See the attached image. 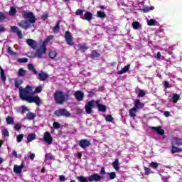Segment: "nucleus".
<instances>
[{"instance_id": "nucleus-1", "label": "nucleus", "mask_w": 182, "mask_h": 182, "mask_svg": "<svg viewBox=\"0 0 182 182\" xmlns=\"http://www.w3.org/2000/svg\"><path fill=\"white\" fill-rule=\"evenodd\" d=\"M33 87L27 85L25 88L19 87V97L21 100L28 103H36L37 106H41V98L39 96H33Z\"/></svg>"}, {"instance_id": "nucleus-2", "label": "nucleus", "mask_w": 182, "mask_h": 182, "mask_svg": "<svg viewBox=\"0 0 182 182\" xmlns=\"http://www.w3.org/2000/svg\"><path fill=\"white\" fill-rule=\"evenodd\" d=\"M21 16L24 19H28V21L26 20H21L18 23V26L25 29V31L31 28V23H35V22H36V17L32 11H26L22 14Z\"/></svg>"}, {"instance_id": "nucleus-3", "label": "nucleus", "mask_w": 182, "mask_h": 182, "mask_svg": "<svg viewBox=\"0 0 182 182\" xmlns=\"http://www.w3.org/2000/svg\"><path fill=\"white\" fill-rule=\"evenodd\" d=\"M54 100L56 105H63L66 102V95L61 90H56L53 95Z\"/></svg>"}, {"instance_id": "nucleus-4", "label": "nucleus", "mask_w": 182, "mask_h": 182, "mask_svg": "<svg viewBox=\"0 0 182 182\" xmlns=\"http://www.w3.org/2000/svg\"><path fill=\"white\" fill-rule=\"evenodd\" d=\"M54 114L57 116V117H60L62 116H64V117H70L71 116L70 112L65 108L55 110Z\"/></svg>"}, {"instance_id": "nucleus-5", "label": "nucleus", "mask_w": 182, "mask_h": 182, "mask_svg": "<svg viewBox=\"0 0 182 182\" xmlns=\"http://www.w3.org/2000/svg\"><path fill=\"white\" fill-rule=\"evenodd\" d=\"M46 53V46L42 43L41 46L36 50V55L39 59H42L43 58V54Z\"/></svg>"}, {"instance_id": "nucleus-6", "label": "nucleus", "mask_w": 182, "mask_h": 182, "mask_svg": "<svg viewBox=\"0 0 182 182\" xmlns=\"http://www.w3.org/2000/svg\"><path fill=\"white\" fill-rule=\"evenodd\" d=\"M65 39L66 43H68L70 46H73V45H75V43H73V40H72V33H70V31H65Z\"/></svg>"}, {"instance_id": "nucleus-7", "label": "nucleus", "mask_w": 182, "mask_h": 182, "mask_svg": "<svg viewBox=\"0 0 182 182\" xmlns=\"http://www.w3.org/2000/svg\"><path fill=\"white\" fill-rule=\"evenodd\" d=\"M103 180V176L98 175L97 173H94L88 177V181L89 182H93V181H100Z\"/></svg>"}, {"instance_id": "nucleus-8", "label": "nucleus", "mask_w": 182, "mask_h": 182, "mask_svg": "<svg viewBox=\"0 0 182 182\" xmlns=\"http://www.w3.org/2000/svg\"><path fill=\"white\" fill-rule=\"evenodd\" d=\"M90 144H91L90 141H89L88 139H81L78 142V146L81 147V149H84L87 147H90Z\"/></svg>"}, {"instance_id": "nucleus-9", "label": "nucleus", "mask_w": 182, "mask_h": 182, "mask_svg": "<svg viewBox=\"0 0 182 182\" xmlns=\"http://www.w3.org/2000/svg\"><path fill=\"white\" fill-rule=\"evenodd\" d=\"M95 106V100L89 101L85 106V112L87 114L92 113V108Z\"/></svg>"}, {"instance_id": "nucleus-10", "label": "nucleus", "mask_w": 182, "mask_h": 182, "mask_svg": "<svg viewBox=\"0 0 182 182\" xmlns=\"http://www.w3.org/2000/svg\"><path fill=\"white\" fill-rule=\"evenodd\" d=\"M43 140L47 144H50L53 141V138H52L50 132H46L44 133Z\"/></svg>"}, {"instance_id": "nucleus-11", "label": "nucleus", "mask_w": 182, "mask_h": 182, "mask_svg": "<svg viewBox=\"0 0 182 182\" xmlns=\"http://www.w3.org/2000/svg\"><path fill=\"white\" fill-rule=\"evenodd\" d=\"M75 97L77 102H82L85 98V93L80 90H77L75 92Z\"/></svg>"}, {"instance_id": "nucleus-12", "label": "nucleus", "mask_w": 182, "mask_h": 182, "mask_svg": "<svg viewBox=\"0 0 182 182\" xmlns=\"http://www.w3.org/2000/svg\"><path fill=\"white\" fill-rule=\"evenodd\" d=\"M49 77V75L48 73L43 72L38 73L37 76V79L40 80V82H45Z\"/></svg>"}, {"instance_id": "nucleus-13", "label": "nucleus", "mask_w": 182, "mask_h": 182, "mask_svg": "<svg viewBox=\"0 0 182 182\" xmlns=\"http://www.w3.org/2000/svg\"><path fill=\"white\" fill-rule=\"evenodd\" d=\"M151 129L152 130H154V132H156L159 136H164V133H166V131L161 129V126L153 127Z\"/></svg>"}, {"instance_id": "nucleus-14", "label": "nucleus", "mask_w": 182, "mask_h": 182, "mask_svg": "<svg viewBox=\"0 0 182 182\" xmlns=\"http://www.w3.org/2000/svg\"><path fill=\"white\" fill-rule=\"evenodd\" d=\"M11 29L14 33H16L19 39H22V31L18 28L16 26H11Z\"/></svg>"}, {"instance_id": "nucleus-15", "label": "nucleus", "mask_w": 182, "mask_h": 182, "mask_svg": "<svg viewBox=\"0 0 182 182\" xmlns=\"http://www.w3.org/2000/svg\"><path fill=\"white\" fill-rule=\"evenodd\" d=\"M171 144H174L175 146H178L179 147L180 146H182V138L178 137H173L171 141Z\"/></svg>"}, {"instance_id": "nucleus-16", "label": "nucleus", "mask_w": 182, "mask_h": 182, "mask_svg": "<svg viewBox=\"0 0 182 182\" xmlns=\"http://www.w3.org/2000/svg\"><path fill=\"white\" fill-rule=\"evenodd\" d=\"M134 107L136 109H139V110H141V109H143V107H144V104H143V102H140V100H136L134 102Z\"/></svg>"}, {"instance_id": "nucleus-17", "label": "nucleus", "mask_w": 182, "mask_h": 182, "mask_svg": "<svg viewBox=\"0 0 182 182\" xmlns=\"http://www.w3.org/2000/svg\"><path fill=\"white\" fill-rule=\"evenodd\" d=\"M27 45L31 48V49H36V41L32 39H27L26 41Z\"/></svg>"}, {"instance_id": "nucleus-18", "label": "nucleus", "mask_w": 182, "mask_h": 182, "mask_svg": "<svg viewBox=\"0 0 182 182\" xmlns=\"http://www.w3.org/2000/svg\"><path fill=\"white\" fill-rule=\"evenodd\" d=\"M22 168H23V164L20 166L14 165V172L16 173V174H21L22 173Z\"/></svg>"}, {"instance_id": "nucleus-19", "label": "nucleus", "mask_w": 182, "mask_h": 182, "mask_svg": "<svg viewBox=\"0 0 182 182\" xmlns=\"http://www.w3.org/2000/svg\"><path fill=\"white\" fill-rule=\"evenodd\" d=\"M92 18H93V14L89 11L85 12L84 17H81L83 20L85 19V21H92Z\"/></svg>"}, {"instance_id": "nucleus-20", "label": "nucleus", "mask_w": 182, "mask_h": 182, "mask_svg": "<svg viewBox=\"0 0 182 182\" xmlns=\"http://www.w3.org/2000/svg\"><path fill=\"white\" fill-rule=\"evenodd\" d=\"M60 31V21L58 20L55 26L53 28V33H58Z\"/></svg>"}, {"instance_id": "nucleus-21", "label": "nucleus", "mask_w": 182, "mask_h": 182, "mask_svg": "<svg viewBox=\"0 0 182 182\" xmlns=\"http://www.w3.org/2000/svg\"><path fill=\"white\" fill-rule=\"evenodd\" d=\"M0 77L2 82H6V75H5V70L0 65Z\"/></svg>"}, {"instance_id": "nucleus-22", "label": "nucleus", "mask_w": 182, "mask_h": 182, "mask_svg": "<svg viewBox=\"0 0 182 182\" xmlns=\"http://www.w3.org/2000/svg\"><path fill=\"white\" fill-rule=\"evenodd\" d=\"M176 145H174L173 144H171V153L172 154H174L176 153H180V151H182V149L181 148L176 147Z\"/></svg>"}, {"instance_id": "nucleus-23", "label": "nucleus", "mask_w": 182, "mask_h": 182, "mask_svg": "<svg viewBox=\"0 0 182 182\" xmlns=\"http://www.w3.org/2000/svg\"><path fill=\"white\" fill-rule=\"evenodd\" d=\"M129 69H130V64H128L118 72V75H123V73H126L127 72H129Z\"/></svg>"}, {"instance_id": "nucleus-24", "label": "nucleus", "mask_w": 182, "mask_h": 182, "mask_svg": "<svg viewBox=\"0 0 182 182\" xmlns=\"http://www.w3.org/2000/svg\"><path fill=\"white\" fill-rule=\"evenodd\" d=\"M136 114L137 109L134 107L129 109V117L132 119H134V117H136Z\"/></svg>"}, {"instance_id": "nucleus-25", "label": "nucleus", "mask_w": 182, "mask_h": 182, "mask_svg": "<svg viewBox=\"0 0 182 182\" xmlns=\"http://www.w3.org/2000/svg\"><path fill=\"white\" fill-rule=\"evenodd\" d=\"M28 70H31L33 75H38V70L35 68L33 66V64L29 63L28 64Z\"/></svg>"}, {"instance_id": "nucleus-26", "label": "nucleus", "mask_w": 182, "mask_h": 182, "mask_svg": "<svg viewBox=\"0 0 182 182\" xmlns=\"http://www.w3.org/2000/svg\"><path fill=\"white\" fill-rule=\"evenodd\" d=\"M77 48H78V50H86L89 49V47L86 43H80L77 45Z\"/></svg>"}, {"instance_id": "nucleus-27", "label": "nucleus", "mask_w": 182, "mask_h": 182, "mask_svg": "<svg viewBox=\"0 0 182 182\" xmlns=\"http://www.w3.org/2000/svg\"><path fill=\"white\" fill-rule=\"evenodd\" d=\"M35 117H36V114L35 113H33L31 112H28L26 114V119L28 120H33V119H35Z\"/></svg>"}, {"instance_id": "nucleus-28", "label": "nucleus", "mask_w": 182, "mask_h": 182, "mask_svg": "<svg viewBox=\"0 0 182 182\" xmlns=\"http://www.w3.org/2000/svg\"><path fill=\"white\" fill-rule=\"evenodd\" d=\"M36 139V134H30L28 136H27V142L28 143H31V141H33V140H35Z\"/></svg>"}, {"instance_id": "nucleus-29", "label": "nucleus", "mask_w": 182, "mask_h": 182, "mask_svg": "<svg viewBox=\"0 0 182 182\" xmlns=\"http://www.w3.org/2000/svg\"><path fill=\"white\" fill-rule=\"evenodd\" d=\"M97 109L99 112H102L103 113H105L106 112L107 107H106L105 105H102V104H98Z\"/></svg>"}, {"instance_id": "nucleus-30", "label": "nucleus", "mask_w": 182, "mask_h": 182, "mask_svg": "<svg viewBox=\"0 0 182 182\" xmlns=\"http://www.w3.org/2000/svg\"><path fill=\"white\" fill-rule=\"evenodd\" d=\"M76 178L79 182H89V178L83 176H76Z\"/></svg>"}, {"instance_id": "nucleus-31", "label": "nucleus", "mask_w": 182, "mask_h": 182, "mask_svg": "<svg viewBox=\"0 0 182 182\" xmlns=\"http://www.w3.org/2000/svg\"><path fill=\"white\" fill-rule=\"evenodd\" d=\"M7 53L10 55V56H14V58H16L18 56V54L12 50V48L8 47L7 48Z\"/></svg>"}, {"instance_id": "nucleus-32", "label": "nucleus", "mask_w": 182, "mask_h": 182, "mask_svg": "<svg viewBox=\"0 0 182 182\" xmlns=\"http://www.w3.org/2000/svg\"><path fill=\"white\" fill-rule=\"evenodd\" d=\"M57 55H58V53H56V51H55V50H50L48 53V56L50 59H55L56 58Z\"/></svg>"}, {"instance_id": "nucleus-33", "label": "nucleus", "mask_w": 182, "mask_h": 182, "mask_svg": "<svg viewBox=\"0 0 182 182\" xmlns=\"http://www.w3.org/2000/svg\"><path fill=\"white\" fill-rule=\"evenodd\" d=\"M97 17L101 18V19H105L106 18V13L102 11H98L97 13Z\"/></svg>"}, {"instance_id": "nucleus-34", "label": "nucleus", "mask_w": 182, "mask_h": 182, "mask_svg": "<svg viewBox=\"0 0 182 182\" xmlns=\"http://www.w3.org/2000/svg\"><path fill=\"white\" fill-rule=\"evenodd\" d=\"M153 9H154V6H146L144 7L143 9H141V11L144 13V14H147V12H150L151 11H153Z\"/></svg>"}, {"instance_id": "nucleus-35", "label": "nucleus", "mask_w": 182, "mask_h": 182, "mask_svg": "<svg viewBox=\"0 0 182 182\" xmlns=\"http://www.w3.org/2000/svg\"><path fill=\"white\" fill-rule=\"evenodd\" d=\"M112 167L114 168V170L118 171L120 168L119 167V159H116L112 163Z\"/></svg>"}, {"instance_id": "nucleus-36", "label": "nucleus", "mask_w": 182, "mask_h": 182, "mask_svg": "<svg viewBox=\"0 0 182 182\" xmlns=\"http://www.w3.org/2000/svg\"><path fill=\"white\" fill-rule=\"evenodd\" d=\"M6 120L7 124H14V123L15 122V121L14 120V118L11 116H8L6 118Z\"/></svg>"}, {"instance_id": "nucleus-37", "label": "nucleus", "mask_w": 182, "mask_h": 182, "mask_svg": "<svg viewBox=\"0 0 182 182\" xmlns=\"http://www.w3.org/2000/svg\"><path fill=\"white\" fill-rule=\"evenodd\" d=\"M140 23H139V21H134L132 23V27H133V29H135V30H139V28H140Z\"/></svg>"}, {"instance_id": "nucleus-38", "label": "nucleus", "mask_w": 182, "mask_h": 182, "mask_svg": "<svg viewBox=\"0 0 182 182\" xmlns=\"http://www.w3.org/2000/svg\"><path fill=\"white\" fill-rule=\"evenodd\" d=\"M144 170L145 176H149L153 173V171H151V169H150V168H147L146 166L144 167Z\"/></svg>"}, {"instance_id": "nucleus-39", "label": "nucleus", "mask_w": 182, "mask_h": 182, "mask_svg": "<svg viewBox=\"0 0 182 182\" xmlns=\"http://www.w3.org/2000/svg\"><path fill=\"white\" fill-rule=\"evenodd\" d=\"M52 39H53V35H50V36H48L44 42H43V45H45L46 46V43H49V42H50V41H52Z\"/></svg>"}, {"instance_id": "nucleus-40", "label": "nucleus", "mask_w": 182, "mask_h": 182, "mask_svg": "<svg viewBox=\"0 0 182 182\" xmlns=\"http://www.w3.org/2000/svg\"><path fill=\"white\" fill-rule=\"evenodd\" d=\"M16 14V9L14 6L11 7L10 11H9V16H15Z\"/></svg>"}, {"instance_id": "nucleus-41", "label": "nucleus", "mask_w": 182, "mask_h": 182, "mask_svg": "<svg viewBox=\"0 0 182 182\" xmlns=\"http://www.w3.org/2000/svg\"><path fill=\"white\" fill-rule=\"evenodd\" d=\"M18 76L23 77L26 75V70H25L23 68H20L18 70Z\"/></svg>"}, {"instance_id": "nucleus-42", "label": "nucleus", "mask_w": 182, "mask_h": 182, "mask_svg": "<svg viewBox=\"0 0 182 182\" xmlns=\"http://www.w3.org/2000/svg\"><path fill=\"white\" fill-rule=\"evenodd\" d=\"M22 129V124L21 123H16L15 124L14 127V129L16 130V132H19Z\"/></svg>"}, {"instance_id": "nucleus-43", "label": "nucleus", "mask_w": 182, "mask_h": 182, "mask_svg": "<svg viewBox=\"0 0 182 182\" xmlns=\"http://www.w3.org/2000/svg\"><path fill=\"white\" fill-rule=\"evenodd\" d=\"M22 83H23V81L22 80H16L14 82V86L18 89L20 85H22Z\"/></svg>"}, {"instance_id": "nucleus-44", "label": "nucleus", "mask_w": 182, "mask_h": 182, "mask_svg": "<svg viewBox=\"0 0 182 182\" xmlns=\"http://www.w3.org/2000/svg\"><path fill=\"white\" fill-rule=\"evenodd\" d=\"M179 99H180V95L178 94H175L172 97V100H173V103H177V102H178Z\"/></svg>"}, {"instance_id": "nucleus-45", "label": "nucleus", "mask_w": 182, "mask_h": 182, "mask_svg": "<svg viewBox=\"0 0 182 182\" xmlns=\"http://www.w3.org/2000/svg\"><path fill=\"white\" fill-rule=\"evenodd\" d=\"M105 120L106 122H109L110 123H112L114 120V118L112 115H107L105 116Z\"/></svg>"}, {"instance_id": "nucleus-46", "label": "nucleus", "mask_w": 182, "mask_h": 182, "mask_svg": "<svg viewBox=\"0 0 182 182\" xmlns=\"http://www.w3.org/2000/svg\"><path fill=\"white\" fill-rule=\"evenodd\" d=\"M156 20L154 19H150L149 21H148V26H154L156 25Z\"/></svg>"}, {"instance_id": "nucleus-47", "label": "nucleus", "mask_w": 182, "mask_h": 182, "mask_svg": "<svg viewBox=\"0 0 182 182\" xmlns=\"http://www.w3.org/2000/svg\"><path fill=\"white\" fill-rule=\"evenodd\" d=\"M23 139V134H19L16 136V140L18 143H21Z\"/></svg>"}, {"instance_id": "nucleus-48", "label": "nucleus", "mask_w": 182, "mask_h": 182, "mask_svg": "<svg viewBox=\"0 0 182 182\" xmlns=\"http://www.w3.org/2000/svg\"><path fill=\"white\" fill-rule=\"evenodd\" d=\"M53 127H54L55 129H60V124L58 122H54L53 123Z\"/></svg>"}, {"instance_id": "nucleus-49", "label": "nucleus", "mask_w": 182, "mask_h": 182, "mask_svg": "<svg viewBox=\"0 0 182 182\" xmlns=\"http://www.w3.org/2000/svg\"><path fill=\"white\" fill-rule=\"evenodd\" d=\"M3 136H4L5 137H9V132L8 131L7 129H3V133H2Z\"/></svg>"}, {"instance_id": "nucleus-50", "label": "nucleus", "mask_w": 182, "mask_h": 182, "mask_svg": "<svg viewBox=\"0 0 182 182\" xmlns=\"http://www.w3.org/2000/svg\"><path fill=\"white\" fill-rule=\"evenodd\" d=\"M109 180H114V178L116 177V173L115 172H110L109 173Z\"/></svg>"}, {"instance_id": "nucleus-51", "label": "nucleus", "mask_w": 182, "mask_h": 182, "mask_svg": "<svg viewBox=\"0 0 182 182\" xmlns=\"http://www.w3.org/2000/svg\"><path fill=\"white\" fill-rule=\"evenodd\" d=\"M92 56L93 58H99V56H100V54H99V53H97L96 50H92Z\"/></svg>"}, {"instance_id": "nucleus-52", "label": "nucleus", "mask_w": 182, "mask_h": 182, "mask_svg": "<svg viewBox=\"0 0 182 182\" xmlns=\"http://www.w3.org/2000/svg\"><path fill=\"white\" fill-rule=\"evenodd\" d=\"M146 96V93H144V90H140L138 94V97H144Z\"/></svg>"}, {"instance_id": "nucleus-53", "label": "nucleus", "mask_w": 182, "mask_h": 182, "mask_svg": "<svg viewBox=\"0 0 182 182\" xmlns=\"http://www.w3.org/2000/svg\"><path fill=\"white\" fill-rule=\"evenodd\" d=\"M75 15L79 16H82V15H83V10L78 9L75 11Z\"/></svg>"}, {"instance_id": "nucleus-54", "label": "nucleus", "mask_w": 182, "mask_h": 182, "mask_svg": "<svg viewBox=\"0 0 182 182\" xmlns=\"http://www.w3.org/2000/svg\"><path fill=\"white\" fill-rule=\"evenodd\" d=\"M21 109H22V110L21 112V114H25L26 112H28V107H26V106H25V105H23L21 107Z\"/></svg>"}, {"instance_id": "nucleus-55", "label": "nucleus", "mask_w": 182, "mask_h": 182, "mask_svg": "<svg viewBox=\"0 0 182 182\" xmlns=\"http://www.w3.org/2000/svg\"><path fill=\"white\" fill-rule=\"evenodd\" d=\"M6 18V17L5 16V14L0 12V22H3Z\"/></svg>"}, {"instance_id": "nucleus-56", "label": "nucleus", "mask_w": 182, "mask_h": 182, "mask_svg": "<svg viewBox=\"0 0 182 182\" xmlns=\"http://www.w3.org/2000/svg\"><path fill=\"white\" fill-rule=\"evenodd\" d=\"M18 62L20 63H26L28 62V58H20L18 60Z\"/></svg>"}, {"instance_id": "nucleus-57", "label": "nucleus", "mask_w": 182, "mask_h": 182, "mask_svg": "<svg viewBox=\"0 0 182 182\" xmlns=\"http://www.w3.org/2000/svg\"><path fill=\"white\" fill-rule=\"evenodd\" d=\"M48 18H49V15H48V14H46V13H44L41 16L42 21H46V19H48Z\"/></svg>"}, {"instance_id": "nucleus-58", "label": "nucleus", "mask_w": 182, "mask_h": 182, "mask_svg": "<svg viewBox=\"0 0 182 182\" xmlns=\"http://www.w3.org/2000/svg\"><path fill=\"white\" fill-rule=\"evenodd\" d=\"M150 166L151 167H153V168H157V167H159V164L157 162H151Z\"/></svg>"}, {"instance_id": "nucleus-59", "label": "nucleus", "mask_w": 182, "mask_h": 182, "mask_svg": "<svg viewBox=\"0 0 182 182\" xmlns=\"http://www.w3.org/2000/svg\"><path fill=\"white\" fill-rule=\"evenodd\" d=\"M42 90H43L42 86H38L35 90V92L41 93V92H42Z\"/></svg>"}, {"instance_id": "nucleus-60", "label": "nucleus", "mask_w": 182, "mask_h": 182, "mask_svg": "<svg viewBox=\"0 0 182 182\" xmlns=\"http://www.w3.org/2000/svg\"><path fill=\"white\" fill-rule=\"evenodd\" d=\"M66 180V178L65 177L64 175H60L59 176V181L63 182Z\"/></svg>"}, {"instance_id": "nucleus-61", "label": "nucleus", "mask_w": 182, "mask_h": 182, "mask_svg": "<svg viewBox=\"0 0 182 182\" xmlns=\"http://www.w3.org/2000/svg\"><path fill=\"white\" fill-rule=\"evenodd\" d=\"M164 86L165 89H169L170 84L168 83V82L164 81Z\"/></svg>"}, {"instance_id": "nucleus-62", "label": "nucleus", "mask_w": 182, "mask_h": 182, "mask_svg": "<svg viewBox=\"0 0 182 182\" xmlns=\"http://www.w3.org/2000/svg\"><path fill=\"white\" fill-rule=\"evenodd\" d=\"M100 174L101 176H105V174H106V171L105 170V167L101 168Z\"/></svg>"}, {"instance_id": "nucleus-63", "label": "nucleus", "mask_w": 182, "mask_h": 182, "mask_svg": "<svg viewBox=\"0 0 182 182\" xmlns=\"http://www.w3.org/2000/svg\"><path fill=\"white\" fill-rule=\"evenodd\" d=\"M164 117H169V116H170V112H168V111H165V112H164Z\"/></svg>"}, {"instance_id": "nucleus-64", "label": "nucleus", "mask_w": 182, "mask_h": 182, "mask_svg": "<svg viewBox=\"0 0 182 182\" xmlns=\"http://www.w3.org/2000/svg\"><path fill=\"white\" fill-rule=\"evenodd\" d=\"M29 158H30L31 160H33V159H35V154L31 153V154H30V156H29Z\"/></svg>"}]
</instances>
